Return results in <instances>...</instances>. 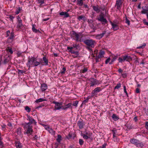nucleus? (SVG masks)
Wrapping results in <instances>:
<instances>
[{"instance_id":"21","label":"nucleus","mask_w":148,"mask_h":148,"mask_svg":"<svg viewBox=\"0 0 148 148\" xmlns=\"http://www.w3.org/2000/svg\"><path fill=\"white\" fill-rule=\"evenodd\" d=\"M72 105V103H69L65 105L64 106V107L63 108V109L64 110H66L68 108H72V107L71 106Z\"/></svg>"},{"instance_id":"23","label":"nucleus","mask_w":148,"mask_h":148,"mask_svg":"<svg viewBox=\"0 0 148 148\" xmlns=\"http://www.w3.org/2000/svg\"><path fill=\"white\" fill-rule=\"evenodd\" d=\"M15 145L16 148H22L21 143L18 141L16 142Z\"/></svg>"},{"instance_id":"16","label":"nucleus","mask_w":148,"mask_h":148,"mask_svg":"<svg viewBox=\"0 0 148 148\" xmlns=\"http://www.w3.org/2000/svg\"><path fill=\"white\" fill-rule=\"evenodd\" d=\"M46 127H45L46 129L49 132V133L52 134L54 135L55 133V131L52 129L50 128L49 127L45 125Z\"/></svg>"},{"instance_id":"19","label":"nucleus","mask_w":148,"mask_h":148,"mask_svg":"<svg viewBox=\"0 0 148 148\" xmlns=\"http://www.w3.org/2000/svg\"><path fill=\"white\" fill-rule=\"evenodd\" d=\"M16 132L17 133L18 135H19L20 137H22V133L21 132V128H18L16 130Z\"/></svg>"},{"instance_id":"33","label":"nucleus","mask_w":148,"mask_h":148,"mask_svg":"<svg viewBox=\"0 0 148 148\" xmlns=\"http://www.w3.org/2000/svg\"><path fill=\"white\" fill-rule=\"evenodd\" d=\"M142 8L143 9V10L141 11V13L143 14H145L147 13V11L146 10V9L145 8L144 6L142 7Z\"/></svg>"},{"instance_id":"4","label":"nucleus","mask_w":148,"mask_h":148,"mask_svg":"<svg viewBox=\"0 0 148 148\" xmlns=\"http://www.w3.org/2000/svg\"><path fill=\"white\" fill-rule=\"evenodd\" d=\"M130 142L138 147H142L144 145L142 142H140V141L137 139L134 138H132L130 140Z\"/></svg>"},{"instance_id":"6","label":"nucleus","mask_w":148,"mask_h":148,"mask_svg":"<svg viewBox=\"0 0 148 148\" xmlns=\"http://www.w3.org/2000/svg\"><path fill=\"white\" fill-rule=\"evenodd\" d=\"M80 34H77L75 31H73L72 36L73 38L77 41H81V39L79 38Z\"/></svg>"},{"instance_id":"5","label":"nucleus","mask_w":148,"mask_h":148,"mask_svg":"<svg viewBox=\"0 0 148 148\" xmlns=\"http://www.w3.org/2000/svg\"><path fill=\"white\" fill-rule=\"evenodd\" d=\"M123 58L119 57L118 59V60L119 62H124L125 61L127 62H130L132 61V58L130 56L128 55H125L122 57Z\"/></svg>"},{"instance_id":"39","label":"nucleus","mask_w":148,"mask_h":148,"mask_svg":"<svg viewBox=\"0 0 148 148\" xmlns=\"http://www.w3.org/2000/svg\"><path fill=\"white\" fill-rule=\"evenodd\" d=\"M121 83H119L117 84L116 86L114 88V89H118L121 87Z\"/></svg>"},{"instance_id":"38","label":"nucleus","mask_w":148,"mask_h":148,"mask_svg":"<svg viewBox=\"0 0 148 148\" xmlns=\"http://www.w3.org/2000/svg\"><path fill=\"white\" fill-rule=\"evenodd\" d=\"M21 10V8L20 7H18L16 10L15 12V14H18L20 13Z\"/></svg>"},{"instance_id":"28","label":"nucleus","mask_w":148,"mask_h":148,"mask_svg":"<svg viewBox=\"0 0 148 148\" xmlns=\"http://www.w3.org/2000/svg\"><path fill=\"white\" fill-rule=\"evenodd\" d=\"M112 117L114 121H116L119 119L118 117L115 114H113Z\"/></svg>"},{"instance_id":"2","label":"nucleus","mask_w":148,"mask_h":148,"mask_svg":"<svg viewBox=\"0 0 148 148\" xmlns=\"http://www.w3.org/2000/svg\"><path fill=\"white\" fill-rule=\"evenodd\" d=\"M84 42L86 45V48L90 51H92V48L95 47V42L92 39H86L84 41Z\"/></svg>"},{"instance_id":"63","label":"nucleus","mask_w":148,"mask_h":148,"mask_svg":"<svg viewBox=\"0 0 148 148\" xmlns=\"http://www.w3.org/2000/svg\"><path fill=\"white\" fill-rule=\"evenodd\" d=\"M18 23H22V20L21 19H20L19 20H18Z\"/></svg>"},{"instance_id":"7","label":"nucleus","mask_w":148,"mask_h":148,"mask_svg":"<svg viewBox=\"0 0 148 148\" xmlns=\"http://www.w3.org/2000/svg\"><path fill=\"white\" fill-rule=\"evenodd\" d=\"M97 20L100 21L103 25H105L108 23V21L107 19L104 18L103 16L101 14H100L99 15V17L97 18Z\"/></svg>"},{"instance_id":"22","label":"nucleus","mask_w":148,"mask_h":148,"mask_svg":"<svg viewBox=\"0 0 148 148\" xmlns=\"http://www.w3.org/2000/svg\"><path fill=\"white\" fill-rule=\"evenodd\" d=\"M93 10L97 13H99L100 11V10L99 8L98 5L96 6H92Z\"/></svg>"},{"instance_id":"13","label":"nucleus","mask_w":148,"mask_h":148,"mask_svg":"<svg viewBox=\"0 0 148 148\" xmlns=\"http://www.w3.org/2000/svg\"><path fill=\"white\" fill-rule=\"evenodd\" d=\"M77 125L80 129H82L84 127V126L85 125V124L83 121H79L77 122Z\"/></svg>"},{"instance_id":"15","label":"nucleus","mask_w":148,"mask_h":148,"mask_svg":"<svg viewBox=\"0 0 148 148\" xmlns=\"http://www.w3.org/2000/svg\"><path fill=\"white\" fill-rule=\"evenodd\" d=\"M122 3L121 0H116V6L118 9H119L121 8Z\"/></svg>"},{"instance_id":"32","label":"nucleus","mask_w":148,"mask_h":148,"mask_svg":"<svg viewBox=\"0 0 148 148\" xmlns=\"http://www.w3.org/2000/svg\"><path fill=\"white\" fill-rule=\"evenodd\" d=\"M46 101V100L43 98H40L36 100L35 102L36 103L42 102L43 101Z\"/></svg>"},{"instance_id":"45","label":"nucleus","mask_w":148,"mask_h":148,"mask_svg":"<svg viewBox=\"0 0 148 148\" xmlns=\"http://www.w3.org/2000/svg\"><path fill=\"white\" fill-rule=\"evenodd\" d=\"M66 70V69L65 67L63 68L62 69V70L61 73V74H64L65 73V71Z\"/></svg>"},{"instance_id":"62","label":"nucleus","mask_w":148,"mask_h":148,"mask_svg":"<svg viewBox=\"0 0 148 148\" xmlns=\"http://www.w3.org/2000/svg\"><path fill=\"white\" fill-rule=\"evenodd\" d=\"M89 99L88 98H87L86 99L84 100L83 102L85 103L87 102L88 101Z\"/></svg>"},{"instance_id":"8","label":"nucleus","mask_w":148,"mask_h":148,"mask_svg":"<svg viewBox=\"0 0 148 148\" xmlns=\"http://www.w3.org/2000/svg\"><path fill=\"white\" fill-rule=\"evenodd\" d=\"M111 24L112 25V28L114 30L116 31L119 29V26L118 25V22H116L115 21H114L113 22H110Z\"/></svg>"},{"instance_id":"1","label":"nucleus","mask_w":148,"mask_h":148,"mask_svg":"<svg viewBox=\"0 0 148 148\" xmlns=\"http://www.w3.org/2000/svg\"><path fill=\"white\" fill-rule=\"evenodd\" d=\"M41 61H42V59L39 62L37 61L36 58L34 57H32L31 58L29 57L27 64L29 68H30L31 67L37 66L42 63Z\"/></svg>"},{"instance_id":"64","label":"nucleus","mask_w":148,"mask_h":148,"mask_svg":"<svg viewBox=\"0 0 148 148\" xmlns=\"http://www.w3.org/2000/svg\"><path fill=\"white\" fill-rule=\"evenodd\" d=\"M21 53H20V52H18L17 53V55H18V57H20V56H21Z\"/></svg>"},{"instance_id":"12","label":"nucleus","mask_w":148,"mask_h":148,"mask_svg":"<svg viewBox=\"0 0 148 148\" xmlns=\"http://www.w3.org/2000/svg\"><path fill=\"white\" fill-rule=\"evenodd\" d=\"M89 81L90 82V86H93L97 83L96 79L94 78H90L89 79Z\"/></svg>"},{"instance_id":"34","label":"nucleus","mask_w":148,"mask_h":148,"mask_svg":"<svg viewBox=\"0 0 148 148\" xmlns=\"http://www.w3.org/2000/svg\"><path fill=\"white\" fill-rule=\"evenodd\" d=\"M23 26V25L22 23H18L17 25V28L18 29H21L22 28Z\"/></svg>"},{"instance_id":"40","label":"nucleus","mask_w":148,"mask_h":148,"mask_svg":"<svg viewBox=\"0 0 148 148\" xmlns=\"http://www.w3.org/2000/svg\"><path fill=\"white\" fill-rule=\"evenodd\" d=\"M87 69L86 68H84L83 70H81L80 71L81 73H84L87 71Z\"/></svg>"},{"instance_id":"25","label":"nucleus","mask_w":148,"mask_h":148,"mask_svg":"<svg viewBox=\"0 0 148 148\" xmlns=\"http://www.w3.org/2000/svg\"><path fill=\"white\" fill-rule=\"evenodd\" d=\"M77 5L81 6L84 4V0H77Z\"/></svg>"},{"instance_id":"43","label":"nucleus","mask_w":148,"mask_h":148,"mask_svg":"<svg viewBox=\"0 0 148 148\" xmlns=\"http://www.w3.org/2000/svg\"><path fill=\"white\" fill-rule=\"evenodd\" d=\"M78 103V101H76L74 102L72 104L73 106H75L76 107H77V104Z\"/></svg>"},{"instance_id":"50","label":"nucleus","mask_w":148,"mask_h":148,"mask_svg":"<svg viewBox=\"0 0 148 148\" xmlns=\"http://www.w3.org/2000/svg\"><path fill=\"white\" fill-rule=\"evenodd\" d=\"M38 3H40L41 5L42 4L44 3V0H38Z\"/></svg>"},{"instance_id":"26","label":"nucleus","mask_w":148,"mask_h":148,"mask_svg":"<svg viewBox=\"0 0 148 148\" xmlns=\"http://www.w3.org/2000/svg\"><path fill=\"white\" fill-rule=\"evenodd\" d=\"M77 19L79 21L81 20H82L84 21H85L86 20V18L84 16L82 15L78 16L77 17Z\"/></svg>"},{"instance_id":"42","label":"nucleus","mask_w":148,"mask_h":148,"mask_svg":"<svg viewBox=\"0 0 148 148\" xmlns=\"http://www.w3.org/2000/svg\"><path fill=\"white\" fill-rule=\"evenodd\" d=\"M25 110L28 112L30 111V109L28 106H26L25 107Z\"/></svg>"},{"instance_id":"24","label":"nucleus","mask_w":148,"mask_h":148,"mask_svg":"<svg viewBox=\"0 0 148 148\" xmlns=\"http://www.w3.org/2000/svg\"><path fill=\"white\" fill-rule=\"evenodd\" d=\"M105 54L104 51H101L99 53L98 57L99 58H101L103 57V55Z\"/></svg>"},{"instance_id":"44","label":"nucleus","mask_w":148,"mask_h":148,"mask_svg":"<svg viewBox=\"0 0 148 148\" xmlns=\"http://www.w3.org/2000/svg\"><path fill=\"white\" fill-rule=\"evenodd\" d=\"M79 144L80 145H82L84 143V141L82 139H79Z\"/></svg>"},{"instance_id":"3","label":"nucleus","mask_w":148,"mask_h":148,"mask_svg":"<svg viewBox=\"0 0 148 148\" xmlns=\"http://www.w3.org/2000/svg\"><path fill=\"white\" fill-rule=\"evenodd\" d=\"M23 128L26 130V133L28 136L31 135L33 132L32 126L29 123H25L23 124Z\"/></svg>"},{"instance_id":"11","label":"nucleus","mask_w":148,"mask_h":148,"mask_svg":"<svg viewBox=\"0 0 148 148\" xmlns=\"http://www.w3.org/2000/svg\"><path fill=\"white\" fill-rule=\"evenodd\" d=\"M27 120L29 121V122L28 123H29V124H32L33 123L34 124H36V122L35 120L32 117L30 116H27Z\"/></svg>"},{"instance_id":"58","label":"nucleus","mask_w":148,"mask_h":148,"mask_svg":"<svg viewBox=\"0 0 148 148\" xmlns=\"http://www.w3.org/2000/svg\"><path fill=\"white\" fill-rule=\"evenodd\" d=\"M136 92L137 93H138L140 92L139 89L138 88H136Z\"/></svg>"},{"instance_id":"18","label":"nucleus","mask_w":148,"mask_h":148,"mask_svg":"<svg viewBox=\"0 0 148 148\" xmlns=\"http://www.w3.org/2000/svg\"><path fill=\"white\" fill-rule=\"evenodd\" d=\"M47 88V86L46 84H41V88L42 91H44Z\"/></svg>"},{"instance_id":"53","label":"nucleus","mask_w":148,"mask_h":148,"mask_svg":"<svg viewBox=\"0 0 148 148\" xmlns=\"http://www.w3.org/2000/svg\"><path fill=\"white\" fill-rule=\"evenodd\" d=\"M146 46V44L145 43H144L143 44V45L142 46H140L138 47V49H141V48H143L145 47Z\"/></svg>"},{"instance_id":"29","label":"nucleus","mask_w":148,"mask_h":148,"mask_svg":"<svg viewBox=\"0 0 148 148\" xmlns=\"http://www.w3.org/2000/svg\"><path fill=\"white\" fill-rule=\"evenodd\" d=\"M45 64V65H48V59L46 57H43L42 58Z\"/></svg>"},{"instance_id":"31","label":"nucleus","mask_w":148,"mask_h":148,"mask_svg":"<svg viewBox=\"0 0 148 148\" xmlns=\"http://www.w3.org/2000/svg\"><path fill=\"white\" fill-rule=\"evenodd\" d=\"M6 50L7 51L10 52L11 54H12L13 53V51L12 50V49L11 48L8 47L6 48Z\"/></svg>"},{"instance_id":"17","label":"nucleus","mask_w":148,"mask_h":148,"mask_svg":"<svg viewBox=\"0 0 148 148\" xmlns=\"http://www.w3.org/2000/svg\"><path fill=\"white\" fill-rule=\"evenodd\" d=\"M60 16H64V18H67L69 16V14L67 12H62L60 13Z\"/></svg>"},{"instance_id":"30","label":"nucleus","mask_w":148,"mask_h":148,"mask_svg":"<svg viewBox=\"0 0 148 148\" xmlns=\"http://www.w3.org/2000/svg\"><path fill=\"white\" fill-rule=\"evenodd\" d=\"M86 134V135H87L88 136H89V137L90 138L92 136V133L89 131H86L85 134Z\"/></svg>"},{"instance_id":"41","label":"nucleus","mask_w":148,"mask_h":148,"mask_svg":"<svg viewBox=\"0 0 148 148\" xmlns=\"http://www.w3.org/2000/svg\"><path fill=\"white\" fill-rule=\"evenodd\" d=\"M69 51L71 53L75 54L77 55H78V52L77 51H75L73 50H69Z\"/></svg>"},{"instance_id":"35","label":"nucleus","mask_w":148,"mask_h":148,"mask_svg":"<svg viewBox=\"0 0 148 148\" xmlns=\"http://www.w3.org/2000/svg\"><path fill=\"white\" fill-rule=\"evenodd\" d=\"M82 136H83V138L84 139L86 140L90 138V137H89V136H88L87 135H86V134H82Z\"/></svg>"},{"instance_id":"37","label":"nucleus","mask_w":148,"mask_h":148,"mask_svg":"<svg viewBox=\"0 0 148 148\" xmlns=\"http://www.w3.org/2000/svg\"><path fill=\"white\" fill-rule=\"evenodd\" d=\"M112 131L113 132V138H114L116 135V130H112Z\"/></svg>"},{"instance_id":"52","label":"nucleus","mask_w":148,"mask_h":148,"mask_svg":"<svg viewBox=\"0 0 148 148\" xmlns=\"http://www.w3.org/2000/svg\"><path fill=\"white\" fill-rule=\"evenodd\" d=\"M126 23L128 25H129L130 24V21L127 18L125 19Z\"/></svg>"},{"instance_id":"60","label":"nucleus","mask_w":148,"mask_h":148,"mask_svg":"<svg viewBox=\"0 0 148 148\" xmlns=\"http://www.w3.org/2000/svg\"><path fill=\"white\" fill-rule=\"evenodd\" d=\"M99 58L98 57H96V62H99Z\"/></svg>"},{"instance_id":"27","label":"nucleus","mask_w":148,"mask_h":148,"mask_svg":"<svg viewBox=\"0 0 148 148\" xmlns=\"http://www.w3.org/2000/svg\"><path fill=\"white\" fill-rule=\"evenodd\" d=\"M32 31L36 33H37L40 32V31L38 29H37L35 28L34 25H32Z\"/></svg>"},{"instance_id":"14","label":"nucleus","mask_w":148,"mask_h":148,"mask_svg":"<svg viewBox=\"0 0 148 148\" xmlns=\"http://www.w3.org/2000/svg\"><path fill=\"white\" fill-rule=\"evenodd\" d=\"M106 31H103V32L100 34H98L95 36L96 38L98 39H100L102 38L106 33Z\"/></svg>"},{"instance_id":"54","label":"nucleus","mask_w":148,"mask_h":148,"mask_svg":"<svg viewBox=\"0 0 148 148\" xmlns=\"http://www.w3.org/2000/svg\"><path fill=\"white\" fill-rule=\"evenodd\" d=\"M118 56H114V57L111 60V62H113L117 58Z\"/></svg>"},{"instance_id":"20","label":"nucleus","mask_w":148,"mask_h":148,"mask_svg":"<svg viewBox=\"0 0 148 148\" xmlns=\"http://www.w3.org/2000/svg\"><path fill=\"white\" fill-rule=\"evenodd\" d=\"M101 90V89L100 87H98L95 88L94 90L92 92V94H94L96 93L99 92Z\"/></svg>"},{"instance_id":"9","label":"nucleus","mask_w":148,"mask_h":148,"mask_svg":"<svg viewBox=\"0 0 148 148\" xmlns=\"http://www.w3.org/2000/svg\"><path fill=\"white\" fill-rule=\"evenodd\" d=\"M52 103L55 104V110H59L61 108V107L60 106L62 105V103L56 102L54 101H53Z\"/></svg>"},{"instance_id":"49","label":"nucleus","mask_w":148,"mask_h":148,"mask_svg":"<svg viewBox=\"0 0 148 148\" xmlns=\"http://www.w3.org/2000/svg\"><path fill=\"white\" fill-rule=\"evenodd\" d=\"M1 140V138H0V147H2L3 146V143Z\"/></svg>"},{"instance_id":"47","label":"nucleus","mask_w":148,"mask_h":148,"mask_svg":"<svg viewBox=\"0 0 148 148\" xmlns=\"http://www.w3.org/2000/svg\"><path fill=\"white\" fill-rule=\"evenodd\" d=\"M107 145V143H104L101 147H100V148H106Z\"/></svg>"},{"instance_id":"55","label":"nucleus","mask_w":148,"mask_h":148,"mask_svg":"<svg viewBox=\"0 0 148 148\" xmlns=\"http://www.w3.org/2000/svg\"><path fill=\"white\" fill-rule=\"evenodd\" d=\"M145 127L147 129H148V122L146 121L145 122Z\"/></svg>"},{"instance_id":"46","label":"nucleus","mask_w":148,"mask_h":148,"mask_svg":"<svg viewBox=\"0 0 148 148\" xmlns=\"http://www.w3.org/2000/svg\"><path fill=\"white\" fill-rule=\"evenodd\" d=\"M123 89H124V92L126 94V95L127 96H128L127 93V92L126 89V86H124V87H123Z\"/></svg>"},{"instance_id":"61","label":"nucleus","mask_w":148,"mask_h":148,"mask_svg":"<svg viewBox=\"0 0 148 148\" xmlns=\"http://www.w3.org/2000/svg\"><path fill=\"white\" fill-rule=\"evenodd\" d=\"M73 47H67V49L68 50H72V49H73Z\"/></svg>"},{"instance_id":"10","label":"nucleus","mask_w":148,"mask_h":148,"mask_svg":"<svg viewBox=\"0 0 148 148\" xmlns=\"http://www.w3.org/2000/svg\"><path fill=\"white\" fill-rule=\"evenodd\" d=\"M14 33L13 32H11L10 37L8 39L7 42L8 43H10L14 40Z\"/></svg>"},{"instance_id":"57","label":"nucleus","mask_w":148,"mask_h":148,"mask_svg":"<svg viewBox=\"0 0 148 148\" xmlns=\"http://www.w3.org/2000/svg\"><path fill=\"white\" fill-rule=\"evenodd\" d=\"M9 18L11 21H13V19L14 18V17L10 15L9 16Z\"/></svg>"},{"instance_id":"36","label":"nucleus","mask_w":148,"mask_h":148,"mask_svg":"<svg viewBox=\"0 0 148 148\" xmlns=\"http://www.w3.org/2000/svg\"><path fill=\"white\" fill-rule=\"evenodd\" d=\"M62 137L61 135H58V138L57 139V140L58 142H60L61 140Z\"/></svg>"},{"instance_id":"59","label":"nucleus","mask_w":148,"mask_h":148,"mask_svg":"<svg viewBox=\"0 0 148 148\" xmlns=\"http://www.w3.org/2000/svg\"><path fill=\"white\" fill-rule=\"evenodd\" d=\"M18 72H19V73H21V74H22V73H25V71H22V70H18Z\"/></svg>"},{"instance_id":"51","label":"nucleus","mask_w":148,"mask_h":148,"mask_svg":"<svg viewBox=\"0 0 148 148\" xmlns=\"http://www.w3.org/2000/svg\"><path fill=\"white\" fill-rule=\"evenodd\" d=\"M113 139L114 141L115 142H118L119 140V139L117 138L116 136L114 138L113 137Z\"/></svg>"},{"instance_id":"48","label":"nucleus","mask_w":148,"mask_h":148,"mask_svg":"<svg viewBox=\"0 0 148 148\" xmlns=\"http://www.w3.org/2000/svg\"><path fill=\"white\" fill-rule=\"evenodd\" d=\"M11 33L10 31L9 30H8L6 32V37H8L9 36Z\"/></svg>"},{"instance_id":"56","label":"nucleus","mask_w":148,"mask_h":148,"mask_svg":"<svg viewBox=\"0 0 148 148\" xmlns=\"http://www.w3.org/2000/svg\"><path fill=\"white\" fill-rule=\"evenodd\" d=\"M110 60V58H108V59H106L105 61L106 64H107L108 62H109Z\"/></svg>"}]
</instances>
